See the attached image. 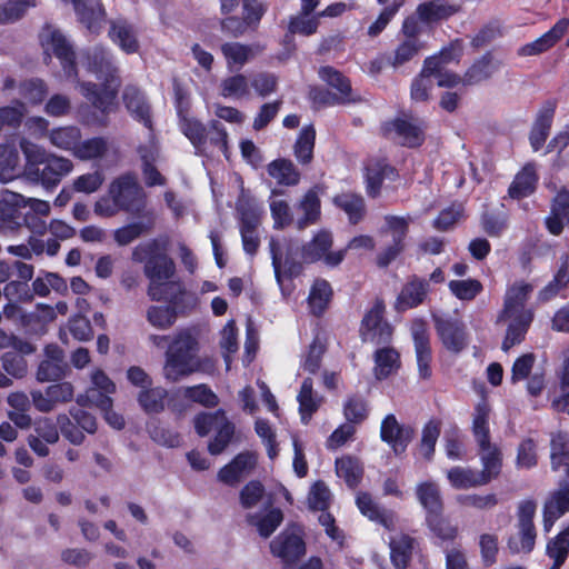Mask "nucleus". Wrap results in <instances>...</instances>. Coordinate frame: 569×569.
<instances>
[{
  "mask_svg": "<svg viewBox=\"0 0 569 569\" xmlns=\"http://www.w3.org/2000/svg\"><path fill=\"white\" fill-rule=\"evenodd\" d=\"M44 54L56 56L68 79H77L80 93L103 113L110 112L119 88L118 68L111 53L102 47H94L80 57L76 68L74 52L60 30L47 26L40 33Z\"/></svg>",
  "mask_w": 569,
  "mask_h": 569,
  "instance_id": "f257e3e1",
  "label": "nucleus"
},
{
  "mask_svg": "<svg viewBox=\"0 0 569 569\" xmlns=\"http://www.w3.org/2000/svg\"><path fill=\"white\" fill-rule=\"evenodd\" d=\"M200 328L192 326L177 330L172 336L150 335L149 341L157 348L168 345L162 367L163 378L169 382L181 379L201 370Z\"/></svg>",
  "mask_w": 569,
  "mask_h": 569,
  "instance_id": "f03ea898",
  "label": "nucleus"
},
{
  "mask_svg": "<svg viewBox=\"0 0 569 569\" xmlns=\"http://www.w3.org/2000/svg\"><path fill=\"white\" fill-rule=\"evenodd\" d=\"M137 261L144 262V274L149 279L147 293L153 301L173 302L182 293V286L174 280L173 261L163 252H158L156 241L138 246L133 251Z\"/></svg>",
  "mask_w": 569,
  "mask_h": 569,
  "instance_id": "7ed1b4c3",
  "label": "nucleus"
},
{
  "mask_svg": "<svg viewBox=\"0 0 569 569\" xmlns=\"http://www.w3.org/2000/svg\"><path fill=\"white\" fill-rule=\"evenodd\" d=\"M533 287L523 281L510 286L505 296V305L498 317V322L507 323V332L502 342V350L508 351L520 343L533 319V313L525 307Z\"/></svg>",
  "mask_w": 569,
  "mask_h": 569,
  "instance_id": "20e7f679",
  "label": "nucleus"
},
{
  "mask_svg": "<svg viewBox=\"0 0 569 569\" xmlns=\"http://www.w3.org/2000/svg\"><path fill=\"white\" fill-rule=\"evenodd\" d=\"M551 466L553 470L565 468L568 480L560 482L545 503L543 527L549 531L555 521L569 511V433L559 431L551 437Z\"/></svg>",
  "mask_w": 569,
  "mask_h": 569,
  "instance_id": "39448f33",
  "label": "nucleus"
},
{
  "mask_svg": "<svg viewBox=\"0 0 569 569\" xmlns=\"http://www.w3.org/2000/svg\"><path fill=\"white\" fill-rule=\"evenodd\" d=\"M489 413L490 408L486 401L479 402L475 408L472 432L478 445V455L482 469L480 475L489 483L500 473L502 455L500 449L490 441L489 437Z\"/></svg>",
  "mask_w": 569,
  "mask_h": 569,
  "instance_id": "423d86ee",
  "label": "nucleus"
},
{
  "mask_svg": "<svg viewBox=\"0 0 569 569\" xmlns=\"http://www.w3.org/2000/svg\"><path fill=\"white\" fill-rule=\"evenodd\" d=\"M237 211L239 213V228L243 250L246 253L253 256L260 244L258 227L261 223L263 208L254 199L242 194L238 199Z\"/></svg>",
  "mask_w": 569,
  "mask_h": 569,
  "instance_id": "0eeeda50",
  "label": "nucleus"
},
{
  "mask_svg": "<svg viewBox=\"0 0 569 569\" xmlns=\"http://www.w3.org/2000/svg\"><path fill=\"white\" fill-rule=\"evenodd\" d=\"M332 243V233L329 230L317 231L312 239L301 248V261L313 263L322 260L328 267H337L345 259L346 250L330 251Z\"/></svg>",
  "mask_w": 569,
  "mask_h": 569,
  "instance_id": "6e6552de",
  "label": "nucleus"
},
{
  "mask_svg": "<svg viewBox=\"0 0 569 569\" xmlns=\"http://www.w3.org/2000/svg\"><path fill=\"white\" fill-rule=\"evenodd\" d=\"M269 248L274 274L278 281H280V274L282 271L289 272L290 274L299 272L300 266L296 259L299 246L296 240L291 238H271Z\"/></svg>",
  "mask_w": 569,
  "mask_h": 569,
  "instance_id": "1a4fd4ad",
  "label": "nucleus"
},
{
  "mask_svg": "<svg viewBox=\"0 0 569 569\" xmlns=\"http://www.w3.org/2000/svg\"><path fill=\"white\" fill-rule=\"evenodd\" d=\"M383 303L377 301L365 315L360 327V336L363 342L379 345L390 340L392 329L391 326L383 320Z\"/></svg>",
  "mask_w": 569,
  "mask_h": 569,
  "instance_id": "9d476101",
  "label": "nucleus"
},
{
  "mask_svg": "<svg viewBox=\"0 0 569 569\" xmlns=\"http://www.w3.org/2000/svg\"><path fill=\"white\" fill-rule=\"evenodd\" d=\"M273 556L282 561L283 569H295V565L305 555V542L299 532L284 531L270 543Z\"/></svg>",
  "mask_w": 569,
  "mask_h": 569,
  "instance_id": "9b49d317",
  "label": "nucleus"
},
{
  "mask_svg": "<svg viewBox=\"0 0 569 569\" xmlns=\"http://www.w3.org/2000/svg\"><path fill=\"white\" fill-rule=\"evenodd\" d=\"M109 190L123 210H138L141 207L143 191L134 177L126 174L116 179Z\"/></svg>",
  "mask_w": 569,
  "mask_h": 569,
  "instance_id": "f8f14e48",
  "label": "nucleus"
},
{
  "mask_svg": "<svg viewBox=\"0 0 569 569\" xmlns=\"http://www.w3.org/2000/svg\"><path fill=\"white\" fill-rule=\"evenodd\" d=\"M73 162L64 157L51 153V157L43 163V168L37 170V176L29 180L41 183L46 189L57 187L60 181L73 170Z\"/></svg>",
  "mask_w": 569,
  "mask_h": 569,
  "instance_id": "ddd939ff",
  "label": "nucleus"
},
{
  "mask_svg": "<svg viewBox=\"0 0 569 569\" xmlns=\"http://www.w3.org/2000/svg\"><path fill=\"white\" fill-rule=\"evenodd\" d=\"M380 436L396 455H400L411 441L413 429L409 426L400 425L393 415H388L381 422Z\"/></svg>",
  "mask_w": 569,
  "mask_h": 569,
  "instance_id": "4468645a",
  "label": "nucleus"
},
{
  "mask_svg": "<svg viewBox=\"0 0 569 569\" xmlns=\"http://www.w3.org/2000/svg\"><path fill=\"white\" fill-rule=\"evenodd\" d=\"M569 29V19H559L553 27L537 38L535 41L526 43L518 49L520 57H530L543 53L555 47Z\"/></svg>",
  "mask_w": 569,
  "mask_h": 569,
  "instance_id": "2eb2a0df",
  "label": "nucleus"
},
{
  "mask_svg": "<svg viewBox=\"0 0 569 569\" xmlns=\"http://www.w3.org/2000/svg\"><path fill=\"white\" fill-rule=\"evenodd\" d=\"M80 23L91 33H99L106 22V10L100 0H77L73 6Z\"/></svg>",
  "mask_w": 569,
  "mask_h": 569,
  "instance_id": "dca6fc26",
  "label": "nucleus"
},
{
  "mask_svg": "<svg viewBox=\"0 0 569 569\" xmlns=\"http://www.w3.org/2000/svg\"><path fill=\"white\" fill-rule=\"evenodd\" d=\"M356 503L360 512L371 521L382 525L387 529H393L397 517L392 511L382 509L368 492H358Z\"/></svg>",
  "mask_w": 569,
  "mask_h": 569,
  "instance_id": "f3484780",
  "label": "nucleus"
},
{
  "mask_svg": "<svg viewBox=\"0 0 569 569\" xmlns=\"http://www.w3.org/2000/svg\"><path fill=\"white\" fill-rule=\"evenodd\" d=\"M437 331L443 346L451 352H460L467 345L465 326L457 320L438 319Z\"/></svg>",
  "mask_w": 569,
  "mask_h": 569,
  "instance_id": "a211bd4d",
  "label": "nucleus"
},
{
  "mask_svg": "<svg viewBox=\"0 0 569 569\" xmlns=\"http://www.w3.org/2000/svg\"><path fill=\"white\" fill-rule=\"evenodd\" d=\"M569 224V191L561 189L552 200L550 214L546 218L548 231L558 236Z\"/></svg>",
  "mask_w": 569,
  "mask_h": 569,
  "instance_id": "6ab92c4d",
  "label": "nucleus"
},
{
  "mask_svg": "<svg viewBox=\"0 0 569 569\" xmlns=\"http://www.w3.org/2000/svg\"><path fill=\"white\" fill-rule=\"evenodd\" d=\"M298 210L301 212L295 222L298 230H305L319 221L321 203L316 189H310L303 194L298 203Z\"/></svg>",
  "mask_w": 569,
  "mask_h": 569,
  "instance_id": "aec40b11",
  "label": "nucleus"
},
{
  "mask_svg": "<svg viewBox=\"0 0 569 569\" xmlns=\"http://www.w3.org/2000/svg\"><path fill=\"white\" fill-rule=\"evenodd\" d=\"M415 493L418 502L425 509L426 516L443 511V499L437 482L421 481L417 483Z\"/></svg>",
  "mask_w": 569,
  "mask_h": 569,
  "instance_id": "412c9836",
  "label": "nucleus"
},
{
  "mask_svg": "<svg viewBox=\"0 0 569 569\" xmlns=\"http://www.w3.org/2000/svg\"><path fill=\"white\" fill-rule=\"evenodd\" d=\"M77 402L80 406H96L103 413L104 420L114 429H121L124 426L122 416L112 410V399L108 396L96 397L94 390H87L83 395H79Z\"/></svg>",
  "mask_w": 569,
  "mask_h": 569,
  "instance_id": "4be33fe9",
  "label": "nucleus"
},
{
  "mask_svg": "<svg viewBox=\"0 0 569 569\" xmlns=\"http://www.w3.org/2000/svg\"><path fill=\"white\" fill-rule=\"evenodd\" d=\"M391 128L402 144L415 147L423 140L422 122L411 116L397 119Z\"/></svg>",
  "mask_w": 569,
  "mask_h": 569,
  "instance_id": "5701e85b",
  "label": "nucleus"
},
{
  "mask_svg": "<svg viewBox=\"0 0 569 569\" xmlns=\"http://www.w3.org/2000/svg\"><path fill=\"white\" fill-rule=\"evenodd\" d=\"M257 462L253 453H239L229 465L220 469L218 478L227 485L237 483L246 473H248Z\"/></svg>",
  "mask_w": 569,
  "mask_h": 569,
  "instance_id": "b1692460",
  "label": "nucleus"
},
{
  "mask_svg": "<svg viewBox=\"0 0 569 569\" xmlns=\"http://www.w3.org/2000/svg\"><path fill=\"white\" fill-rule=\"evenodd\" d=\"M138 152L142 161V171L146 183L148 186L164 184V178L153 166L158 158V148L151 134L149 136L148 142L139 147Z\"/></svg>",
  "mask_w": 569,
  "mask_h": 569,
  "instance_id": "393cba45",
  "label": "nucleus"
},
{
  "mask_svg": "<svg viewBox=\"0 0 569 569\" xmlns=\"http://www.w3.org/2000/svg\"><path fill=\"white\" fill-rule=\"evenodd\" d=\"M299 403V413L303 425H308L311 417L322 405L323 398L313 391V382L311 378H306L297 395Z\"/></svg>",
  "mask_w": 569,
  "mask_h": 569,
  "instance_id": "a878e982",
  "label": "nucleus"
},
{
  "mask_svg": "<svg viewBox=\"0 0 569 569\" xmlns=\"http://www.w3.org/2000/svg\"><path fill=\"white\" fill-rule=\"evenodd\" d=\"M429 283L426 280L411 279L399 293L396 301V309L403 311L419 306L427 296Z\"/></svg>",
  "mask_w": 569,
  "mask_h": 569,
  "instance_id": "bb28decb",
  "label": "nucleus"
},
{
  "mask_svg": "<svg viewBox=\"0 0 569 569\" xmlns=\"http://www.w3.org/2000/svg\"><path fill=\"white\" fill-rule=\"evenodd\" d=\"M123 102L133 118L143 122L146 127H151L149 103L138 88L128 86L123 91Z\"/></svg>",
  "mask_w": 569,
  "mask_h": 569,
  "instance_id": "cd10ccee",
  "label": "nucleus"
},
{
  "mask_svg": "<svg viewBox=\"0 0 569 569\" xmlns=\"http://www.w3.org/2000/svg\"><path fill=\"white\" fill-rule=\"evenodd\" d=\"M373 375L377 380L387 379L400 368V356L396 349L390 347L377 349L373 355Z\"/></svg>",
  "mask_w": 569,
  "mask_h": 569,
  "instance_id": "c85d7f7f",
  "label": "nucleus"
},
{
  "mask_svg": "<svg viewBox=\"0 0 569 569\" xmlns=\"http://www.w3.org/2000/svg\"><path fill=\"white\" fill-rule=\"evenodd\" d=\"M258 47L240 42H226L221 46V52L229 70L241 69L258 52Z\"/></svg>",
  "mask_w": 569,
  "mask_h": 569,
  "instance_id": "c756f323",
  "label": "nucleus"
},
{
  "mask_svg": "<svg viewBox=\"0 0 569 569\" xmlns=\"http://www.w3.org/2000/svg\"><path fill=\"white\" fill-rule=\"evenodd\" d=\"M555 114V103H547L538 113L530 132V144L535 151H538L549 134Z\"/></svg>",
  "mask_w": 569,
  "mask_h": 569,
  "instance_id": "7c9ffc66",
  "label": "nucleus"
},
{
  "mask_svg": "<svg viewBox=\"0 0 569 569\" xmlns=\"http://www.w3.org/2000/svg\"><path fill=\"white\" fill-rule=\"evenodd\" d=\"M180 127L183 134L190 140L197 153H204L207 150V132L204 126L197 119L188 118L182 113L181 102L178 106Z\"/></svg>",
  "mask_w": 569,
  "mask_h": 569,
  "instance_id": "2f4dec72",
  "label": "nucleus"
},
{
  "mask_svg": "<svg viewBox=\"0 0 569 569\" xmlns=\"http://www.w3.org/2000/svg\"><path fill=\"white\" fill-rule=\"evenodd\" d=\"M395 170L385 160H370L366 167L367 192L376 197L385 179H393Z\"/></svg>",
  "mask_w": 569,
  "mask_h": 569,
  "instance_id": "473e14b6",
  "label": "nucleus"
},
{
  "mask_svg": "<svg viewBox=\"0 0 569 569\" xmlns=\"http://www.w3.org/2000/svg\"><path fill=\"white\" fill-rule=\"evenodd\" d=\"M450 486L457 490H467L487 485L486 479L471 468L453 467L447 471Z\"/></svg>",
  "mask_w": 569,
  "mask_h": 569,
  "instance_id": "72a5a7b5",
  "label": "nucleus"
},
{
  "mask_svg": "<svg viewBox=\"0 0 569 569\" xmlns=\"http://www.w3.org/2000/svg\"><path fill=\"white\" fill-rule=\"evenodd\" d=\"M109 36L111 40L127 53H134L139 49L136 31L127 21H113Z\"/></svg>",
  "mask_w": 569,
  "mask_h": 569,
  "instance_id": "f704fd0d",
  "label": "nucleus"
},
{
  "mask_svg": "<svg viewBox=\"0 0 569 569\" xmlns=\"http://www.w3.org/2000/svg\"><path fill=\"white\" fill-rule=\"evenodd\" d=\"M81 138V130L76 126L57 127L48 132V139L53 147L72 154Z\"/></svg>",
  "mask_w": 569,
  "mask_h": 569,
  "instance_id": "c9c22d12",
  "label": "nucleus"
},
{
  "mask_svg": "<svg viewBox=\"0 0 569 569\" xmlns=\"http://www.w3.org/2000/svg\"><path fill=\"white\" fill-rule=\"evenodd\" d=\"M20 148L26 157L24 176L29 180L38 174L39 166L43 164L51 157V153H48L44 148L27 139H21Z\"/></svg>",
  "mask_w": 569,
  "mask_h": 569,
  "instance_id": "e433bc0d",
  "label": "nucleus"
},
{
  "mask_svg": "<svg viewBox=\"0 0 569 569\" xmlns=\"http://www.w3.org/2000/svg\"><path fill=\"white\" fill-rule=\"evenodd\" d=\"M268 174L281 186H296L300 181V172L295 164L287 159H277L267 167Z\"/></svg>",
  "mask_w": 569,
  "mask_h": 569,
  "instance_id": "4c0bfd02",
  "label": "nucleus"
},
{
  "mask_svg": "<svg viewBox=\"0 0 569 569\" xmlns=\"http://www.w3.org/2000/svg\"><path fill=\"white\" fill-rule=\"evenodd\" d=\"M462 56L461 41H452L448 47H445L438 56L429 57L425 60V72L439 71L445 69V66L458 61Z\"/></svg>",
  "mask_w": 569,
  "mask_h": 569,
  "instance_id": "58836bf2",
  "label": "nucleus"
},
{
  "mask_svg": "<svg viewBox=\"0 0 569 569\" xmlns=\"http://www.w3.org/2000/svg\"><path fill=\"white\" fill-rule=\"evenodd\" d=\"M336 473L350 487H357L363 475V467L358 459L343 456L336 460Z\"/></svg>",
  "mask_w": 569,
  "mask_h": 569,
  "instance_id": "ea45409f",
  "label": "nucleus"
},
{
  "mask_svg": "<svg viewBox=\"0 0 569 569\" xmlns=\"http://www.w3.org/2000/svg\"><path fill=\"white\" fill-rule=\"evenodd\" d=\"M109 150V142L102 137H93L87 140H80L73 151V156L82 161L100 159Z\"/></svg>",
  "mask_w": 569,
  "mask_h": 569,
  "instance_id": "a19ab883",
  "label": "nucleus"
},
{
  "mask_svg": "<svg viewBox=\"0 0 569 569\" xmlns=\"http://www.w3.org/2000/svg\"><path fill=\"white\" fill-rule=\"evenodd\" d=\"M279 191L273 189L269 198L270 214L273 220V229L282 230L293 222L290 204L284 199L277 198Z\"/></svg>",
  "mask_w": 569,
  "mask_h": 569,
  "instance_id": "79ce46f5",
  "label": "nucleus"
},
{
  "mask_svg": "<svg viewBox=\"0 0 569 569\" xmlns=\"http://www.w3.org/2000/svg\"><path fill=\"white\" fill-rule=\"evenodd\" d=\"M537 183V174L535 167L531 164H527L523 169L516 176L513 182L509 188V196L511 198L520 199L523 197H528L536 189Z\"/></svg>",
  "mask_w": 569,
  "mask_h": 569,
  "instance_id": "37998d69",
  "label": "nucleus"
},
{
  "mask_svg": "<svg viewBox=\"0 0 569 569\" xmlns=\"http://www.w3.org/2000/svg\"><path fill=\"white\" fill-rule=\"evenodd\" d=\"M457 11L455 6H450L442 0H435L422 3L418 7L419 19L425 23H432L438 20L450 17Z\"/></svg>",
  "mask_w": 569,
  "mask_h": 569,
  "instance_id": "c03bdc74",
  "label": "nucleus"
},
{
  "mask_svg": "<svg viewBox=\"0 0 569 569\" xmlns=\"http://www.w3.org/2000/svg\"><path fill=\"white\" fill-rule=\"evenodd\" d=\"M318 73L321 80L340 93V102L351 101V86L349 80L345 78L342 73L329 66L321 67Z\"/></svg>",
  "mask_w": 569,
  "mask_h": 569,
  "instance_id": "a18cd8bd",
  "label": "nucleus"
},
{
  "mask_svg": "<svg viewBox=\"0 0 569 569\" xmlns=\"http://www.w3.org/2000/svg\"><path fill=\"white\" fill-rule=\"evenodd\" d=\"M250 81L238 73L223 79L220 83V93L223 98L243 99L250 96Z\"/></svg>",
  "mask_w": 569,
  "mask_h": 569,
  "instance_id": "49530a36",
  "label": "nucleus"
},
{
  "mask_svg": "<svg viewBox=\"0 0 569 569\" xmlns=\"http://www.w3.org/2000/svg\"><path fill=\"white\" fill-rule=\"evenodd\" d=\"M147 321L158 330H168L177 320V312L172 306H150L146 311Z\"/></svg>",
  "mask_w": 569,
  "mask_h": 569,
  "instance_id": "de8ad7c7",
  "label": "nucleus"
},
{
  "mask_svg": "<svg viewBox=\"0 0 569 569\" xmlns=\"http://www.w3.org/2000/svg\"><path fill=\"white\" fill-rule=\"evenodd\" d=\"M168 391L162 387H149L138 395V402L147 413H159L164 409Z\"/></svg>",
  "mask_w": 569,
  "mask_h": 569,
  "instance_id": "09e8293b",
  "label": "nucleus"
},
{
  "mask_svg": "<svg viewBox=\"0 0 569 569\" xmlns=\"http://www.w3.org/2000/svg\"><path fill=\"white\" fill-rule=\"evenodd\" d=\"M337 207L343 210L351 223L359 222L365 213L363 199L355 193H341L333 198Z\"/></svg>",
  "mask_w": 569,
  "mask_h": 569,
  "instance_id": "8fccbe9b",
  "label": "nucleus"
},
{
  "mask_svg": "<svg viewBox=\"0 0 569 569\" xmlns=\"http://www.w3.org/2000/svg\"><path fill=\"white\" fill-rule=\"evenodd\" d=\"M391 560L397 569H405L412 551V539L406 535H399L390 539Z\"/></svg>",
  "mask_w": 569,
  "mask_h": 569,
  "instance_id": "3c124183",
  "label": "nucleus"
},
{
  "mask_svg": "<svg viewBox=\"0 0 569 569\" xmlns=\"http://www.w3.org/2000/svg\"><path fill=\"white\" fill-rule=\"evenodd\" d=\"M315 139L316 130L312 126H307L301 129L293 147L295 156L300 163L307 164L312 160Z\"/></svg>",
  "mask_w": 569,
  "mask_h": 569,
  "instance_id": "603ef678",
  "label": "nucleus"
},
{
  "mask_svg": "<svg viewBox=\"0 0 569 569\" xmlns=\"http://www.w3.org/2000/svg\"><path fill=\"white\" fill-rule=\"evenodd\" d=\"M18 164L19 153L14 146H0V181H11L17 176Z\"/></svg>",
  "mask_w": 569,
  "mask_h": 569,
  "instance_id": "864d4df0",
  "label": "nucleus"
},
{
  "mask_svg": "<svg viewBox=\"0 0 569 569\" xmlns=\"http://www.w3.org/2000/svg\"><path fill=\"white\" fill-rule=\"evenodd\" d=\"M178 393L184 399L208 408L216 407L219 402L218 396L206 385L184 387L179 389Z\"/></svg>",
  "mask_w": 569,
  "mask_h": 569,
  "instance_id": "5fc2aeb1",
  "label": "nucleus"
},
{
  "mask_svg": "<svg viewBox=\"0 0 569 569\" xmlns=\"http://www.w3.org/2000/svg\"><path fill=\"white\" fill-rule=\"evenodd\" d=\"M331 287L326 280H316L309 293V306L315 315H320L327 308L331 298Z\"/></svg>",
  "mask_w": 569,
  "mask_h": 569,
  "instance_id": "6e6d98bb",
  "label": "nucleus"
},
{
  "mask_svg": "<svg viewBox=\"0 0 569 569\" xmlns=\"http://www.w3.org/2000/svg\"><path fill=\"white\" fill-rule=\"evenodd\" d=\"M250 523L257 527L259 533L263 538L271 536L283 520L280 509H271L263 517L251 515L248 517Z\"/></svg>",
  "mask_w": 569,
  "mask_h": 569,
  "instance_id": "4d7b16f0",
  "label": "nucleus"
},
{
  "mask_svg": "<svg viewBox=\"0 0 569 569\" xmlns=\"http://www.w3.org/2000/svg\"><path fill=\"white\" fill-rule=\"evenodd\" d=\"M428 528L442 540H453L458 535L457 527L452 526L443 516V511L426 516Z\"/></svg>",
  "mask_w": 569,
  "mask_h": 569,
  "instance_id": "13d9d810",
  "label": "nucleus"
},
{
  "mask_svg": "<svg viewBox=\"0 0 569 569\" xmlns=\"http://www.w3.org/2000/svg\"><path fill=\"white\" fill-rule=\"evenodd\" d=\"M496 66L488 58L475 62L465 73L463 84H477L489 79L496 71Z\"/></svg>",
  "mask_w": 569,
  "mask_h": 569,
  "instance_id": "bf43d9fd",
  "label": "nucleus"
},
{
  "mask_svg": "<svg viewBox=\"0 0 569 569\" xmlns=\"http://www.w3.org/2000/svg\"><path fill=\"white\" fill-rule=\"evenodd\" d=\"M456 501L461 507L473 508L477 510H491L498 505V497L495 493H467L458 495L456 497Z\"/></svg>",
  "mask_w": 569,
  "mask_h": 569,
  "instance_id": "052dcab7",
  "label": "nucleus"
},
{
  "mask_svg": "<svg viewBox=\"0 0 569 569\" xmlns=\"http://www.w3.org/2000/svg\"><path fill=\"white\" fill-rule=\"evenodd\" d=\"M411 221L412 219L410 217L386 216V226L382 228L381 232L390 234L392 237V242L405 244L403 240L407 236Z\"/></svg>",
  "mask_w": 569,
  "mask_h": 569,
  "instance_id": "680f3d73",
  "label": "nucleus"
},
{
  "mask_svg": "<svg viewBox=\"0 0 569 569\" xmlns=\"http://www.w3.org/2000/svg\"><path fill=\"white\" fill-rule=\"evenodd\" d=\"M518 532L511 536L508 541V548L512 553L530 552L533 549L536 540L535 528L518 527Z\"/></svg>",
  "mask_w": 569,
  "mask_h": 569,
  "instance_id": "e2e57ef3",
  "label": "nucleus"
},
{
  "mask_svg": "<svg viewBox=\"0 0 569 569\" xmlns=\"http://www.w3.org/2000/svg\"><path fill=\"white\" fill-rule=\"evenodd\" d=\"M19 93L27 103L39 104L46 98L48 88L43 80L30 79L20 84Z\"/></svg>",
  "mask_w": 569,
  "mask_h": 569,
  "instance_id": "0e129e2a",
  "label": "nucleus"
},
{
  "mask_svg": "<svg viewBox=\"0 0 569 569\" xmlns=\"http://www.w3.org/2000/svg\"><path fill=\"white\" fill-rule=\"evenodd\" d=\"M448 287L450 292L459 300H472L482 290V284L476 279L451 280Z\"/></svg>",
  "mask_w": 569,
  "mask_h": 569,
  "instance_id": "69168bd1",
  "label": "nucleus"
},
{
  "mask_svg": "<svg viewBox=\"0 0 569 569\" xmlns=\"http://www.w3.org/2000/svg\"><path fill=\"white\" fill-rule=\"evenodd\" d=\"M214 431L216 436L209 442L208 450L211 455H219L227 448V446L231 441V438L234 433V426L226 417L223 419V422H221Z\"/></svg>",
  "mask_w": 569,
  "mask_h": 569,
  "instance_id": "338daca9",
  "label": "nucleus"
},
{
  "mask_svg": "<svg viewBox=\"0 0 569 569\" xmlns=\"http://www.w3.org/2000/svg\"><path fill=\"white\" fill-rule=\"evenodd\" d=\"M36 6L34 0H8L0 7V23H9L20 19L28 9Z\"/></svg>",
  "mask_w": 569,
  "mask_h": 569,
  "instance_id": "774afa93",
  "label": "nucleus"
}]
</instances>
